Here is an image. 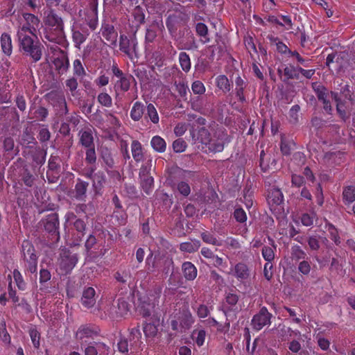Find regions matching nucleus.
I'll return each mask as SVG.
<instances>
[{
  "label": "nucleus",
  "instance_id": "64",
  "mask_svg": "<svg viewBox=\"0 0 355 355\" xmlns=\"http://www.w3.org/2000/svg\"><path fill=\"white\" fill-rule=\"evenodd\" d=\"M114 277L116 281L121 284H126L130 277L129 273L126 271H118L114 273Z\"/></svg>",
  "mask_w": 355,
  "mask_h": 355
},
{
  "label": "nucleus",
  "instance_id": "15",
  "mask_svg": "<svg viewBox=\"0 0 355 355\" xmlns=\"http://www.w3.org/2000/svg\"><path fill=\"white\" fill-rule=\"evenodd\" d=\"M344 154L340 151L327 152L322 158L324 164L329 166L340 164L343 162Z\"/></svg>",
  "mask_w": 355,
  "mask_h": 355
},
{
  "label": "nucleus",
  "instance_id": "23",
  "mask_svg": "<svg viewBox=\"0 0 355 355\" xmlns=\"http://www.w3.org/2000/svg\"><path fill=\"white\" fill-rule=\"evenodd\" d=\"M97 0H92L89 14L87 17H85V21L87 22V24L93 30L95 29L97 26Z\"/></svg>",
  "mask_w": 355,
  "mask_h": 355
},
{
  "label": "nucleus",
  "instance_id": "4",
  "mask_svg": "<svg viewBox=\"0 0 355 355\" xmlns=\"http://www.w3.org/2000/svg\"><path fill=\"white\" fill-rule=\"evenodd\" d=\"M331 97L336 103L337 111H343V109H348L354 104L350 86L347 84L341 87L340 94L331 92Z\"/></svg>",
  "mask_w": 355,
  "mask_h": 355
},
{
  "label": "nucleus",
  "instance_id": "56",
  "mask_svg": "<svg viewBox=\"0 0 355 355\" xmlns=\"http://www.w3.org/2000/svg\"><path fill=\"white\" fill-rule=\"evenodd\" d=\"M187 121L191 123L192 128L197 124H205L206 119L202 116H198L193 113H189L187 115Z\"/></svg>",
  "mask_w": 355,
  "mask_h": 355
},
{
  "label": "nucleus",
  "instance_id": "28",
  "mask_svg": "<svg viewBox=\"0 0 355 355\" xmlns=\"http://www.w3.org/2000/svg\"><path fill=\"white\" fill-rule=\"evenodd\" d=\"M133 80L132 76H125L119 78L114 84V89L116 93L119 92H125L128 91L130 87V82Z\"/></svg>",
  "mask_w": 355,
  "mask_h": 355
},
{
  "label": "nucleus",
  "instance_id": "6",
  "mask_svg": "<svg viewBox=\"0 0 355 355\" xmlns=\"http://www.w3.org/2000/svg\"><path fill=\"white\" fill-rule=\"evenodd\" d=\"M227 142V134L222 128L216 130L213 135L210 138V142L207 143V145L202 146L204 149L207 148L209 152L211 153H220L224 149L225 144Z\"/></svg>",
  "mask_w": 355,
  "mask_h": 355
},
{
  "label": "nucleus",
  "instance_id": "43",
  "mask_svg": "<svg viewBox=\"0 0 355 355\" xmlns=\"http://www.w3.org/2000/svg\"><path fill=\"white\" fill-rule=\"evenodd\" d=\"M46 22L51 26H55L56 29L62 31L63 23L61 18L58 17L54 13L50 12L46 17Z\"/></svg>",
  "mask_w": 355,
  "mask_h": 355
},
{
  "label": "nucleus",
  "instance_id": "37",
  "mask_svg": "<svg viewBox=\"0 0 355 355\" xmlns=\"http://www.w3.org/2000/svg\"><path fill=\"white\" fill-rule=\"evenodd\" d=\"M343 199L345 205L350 204L355 200V187L347 186L343 191Z\"/></svg>",
  "mask_w": 355,
  "mask_h": 355
},
{
  "label": "nucleus",
  "instance_id": "39",
  "mask_svg": "<svg viewBox=\"0 0 355 355\" xmlns=\"http://www.w3.org/2000/svg\"><path fill=\"white\" fill-rule=\"evenodd\" d=\"M80 142L85 148L94 146V139L91 132L88 130L81 132Z\"/></svg>",
  "mask_w": 355,
  "mask_h": 355
},
{
  "label": "nucleus",
  "instance_id": "17",
  "mask_svg": "<svg viewBox=\"0 0 355 355\" xmlns=\"http://www.w3.org/2000/svg\"><path fill=\"white\" fill-rule=\"evenodd\" d=\"M100 157L103 162V166L107 171L114 168L115 162L110 148L105 146L102 147L100 150Z\"/></svg>",
  "mask_w": 355,
  "mask_h": 355
},
{
  "label": "nucleus",
  "instance_id": "21",
  "mask_svg": "<svg viewBox=\"0 0 355 355\" xmlns=\"http://www.w3.org/2000/svg\"><path fill=\"white\" fill-rule=\"evenodd\" d=\"M182 270L185 279L188 281H192L198 275V269L196 266L191 261H184L182 265Z\"/></svg>",
  "mask_w": 355,
  "mask_h": 355
},
{
  "label": "nucleus",
  "instance_id": "57",
  "mask_svg": "<svg viewBox=\"0 0 355 355\" xmlns=\"http://www.w3.org/2000/svg\"><path fill=\"white\" fill-rule=\"evenodd\" d=\"M51 137L50 132L46 125H42L39 132L38 139L42 142H46Z\"/></svg>",
  "mask_w": 355,
  "mask_h": 355
},
{
  "label": "nucleus",
  "instance_id": "3",
  "mask_svg": "<svg viewBox=\"0 0 355 355\" xmlns=\"http://www.w3.org/2000/svg\"><path fill=\"white\" fill-rule=\"evenodd\" d=\"M59 269L62 275H69L78 262V255L67 249L62 250L59 257Z\"/></svg>",
  "mask_w": 355,
  "mask_h": 355
},
{
  "label": "nucleus",
  "instance_id": "32",
  "mask_svg": "<svg viewBox=\"0 0 355 355\" xmlns=\"http://www.w3.org/2000/svg\"><path fill=\"white\" fill-rule=\"evenodd\" d=\"M216 85L223 93L230 92L232 88V85L225 75H220L216 78Z\"/></svg>",
  "mask_w": 355,
  "mask_h": 355
},
{
  "label": "nucleus",
  "instance_id": "59",
  "mask_svg": "<svg viewBox=\"0 0 355 355\" xmlns=\"http://www.w3.org/2000/svg\"><path fill=\"white\" fill-rule=\"evenodd\" d=\"M118 313L121 315H125L129 312V304L123 299L118 300Z\"/></svg>",
  "mask_w": 355,
  "mask_h": 355
},
{
  "label": "nucleus",
  "instance_id": "42",
  "mask_svg": "<svg viewBox=\"0 0 355 355\" xmlns=\"http://www.w3.org/2000/svg\"><path fill=\"white\" fill-rule=\"evenodd\" d=\"M54 65L59 73H63L67 71L69 65L68 58L65 56L58 58L54 60Z\"/></svg>",
  "mask_w": 355,
  "mask_h": 355
},
{
  "label": "nucleus",
  "instance_id": "30",
  "mask_svg": "<svg viewBox=\"0 0 355 355\" xmlns=\"http://www.w3.org/2000/svg\"><path fill=\"white\" fill-rule=\"evenodd\" d=\"M291 258L295 262H300L302 260L309 259L305 251L298 245H294L291 248Z\"/></svg>",
  "mask_w": 355,
  "mask_h": 355
},
{
  "label": "nucleus",
  "instance_id": "46",
  "mask_svg": "<svg viewBox=\"0 0 355 355\" xmlns=\"http://www.w3.org/2000/svg\"><path fill=\"white\" fill-rule=\"evenodd\" d=\"M277 249V246L272 245V246L264 245L262 248L261 254L262 257L268 262H271L275 257V250Z\"/></svg>",
  "mask_w": 355,
  "mask_h": 355
},
{
  "label": "nucleus",
  "instance_id": "2",
  "mask_svg": "<svg viewBox=\"0 0 355 355\" xmlns=\"http://www.w3.org/2000/svg\"><path fill=\"white\" fill-rule=\"evenodd\" d=\"M174 270V263L171 257L168 255H160L154 258L152 266L148 268L150 273L159 275L162 278H166L172 275Z\"/></svg>",
  "mask_w": 355,
  "mask_h": 355
},
{
  "label": "nucleus",
  "instance_id": "41",
  "mask_svg": "<svg viewBox=\"0 0 355 355\" xmlns=\"http://www.w3.org/2000/svg\"><path fill=\"white\" fill-rule=\"evenodd\" d=\"M326 229L329 233V238L334 241L335 244L338 245L340 243V237L339 236L338 229L330 223L326 224Z\"/></svg>",
  "mask_w": 355,
  "mask_h": 355
},
{
  "label": "nucleus",
  "instance_id": "51",
  "mask_svg": "<svg viewBox=\"0 0 355 355\" xmlns=\"http://www.w3.org/2000/svg\"><path fill=\"white\" fill-rule=\"evenodd\" d=\"M12 276L15 284H17V287H18L21 291H24L26 289V284L21 272L17 269H15L12 272Z\"/></svg>",
  "mask_w": 355,
  "mask_h": 355
},
{
  "label": "nucleus",
  "instance_id": "45",
  "mask_svg": "<svg viewBox=\"0 0 355 355\" xmlns=\"http://www.w3.org/2000/svg\"><path fill=\"white\" fill-rule=\"evenodd\" d=\"M141 179V186L146 195H149L154 187V180L153 177H146Z\"/></svg>",
  "mask_w": 355,
  "mask_h": 355
},
{
  "label": "nucleus",
  "instance_id": "49",
  "mask_svg": "<svg viewBox=\"0 0 355 355\" xmlns=\"http://www.w3.org/2000/svg\"><path fill=\"white\" fill-rule=\"evenodd\" d=\"M51 277V272L44 268H42L40 272V283L41 284V289L44 288H47L49 286L47 283L50 281Z\"/></svg>",
  "mask_w": 355,
  "mask_h": 355
},
{
  "label": "nucleus",
  "instance_id": "14",
  "mask_svg": "<svg viewBox=\"0 0 355 355\" xmlns=\"http://www.w3.org/2000/svg\"><path fill=\"white\" fill-rule=\"evenodd\" d=\"M190 132L192 139L196 142L200 143L202 146L207 145V143L210 142V134L205 127L200 128L198 132L193 128Z\"/></svg>",
  "mask_w": 355,
  "mask_h": 355
},
{
  "label": "nucleus",
  "instance_id": "35",
  "mask_svg": "<svg viewBox=\"0 0 355 355\" xmlns=\"http://www.w3.org/2000/svg\"><path fill=\"white\" fill-rule=\"evenodd\" d=\"M311 261L309 259L302 260L298 262L297 270L302 277H308L310 275L311 271Z\"/></svg>",
  "mask_w": 355,
  "mask_h": 355
},
{
  "label": "nucleus",
  "instance_id": "33",
  "mask_svg": "<svg viewBox=\"0 0 355 355\" xmlns=\"http://www.w3.org/2000/svg\"><path fill=\"white\" fill-rule=\"evenodd\" d=\"M150 145L154 150L158 153H164L166 150V143L164 139L159 136H155L150 140Z\"/></svg>",
  "mask_w": 355,
  "mask_h": 355
},
{
  "label": "nucleus",
  "instance_id": "29",
  "mask_svg": "<svg viewBox=\"0 0 355 355\" xmlns=\"http://www.w3.org/2000/svg\"><path fill=\"white\" fill-rule=\"evenodd\" d=\"M20 177L21 181L27 187H32L34 185L35 178L26 166H24Z\"/></svg>",
  "mask_w": 355,
  "mask_h": 355
},
{
  "label": "nucleus",
  "instance_id": "55",
  "mask_svg": "<svg viewBox=\"0 0 355 355\" xmlns=\"http://www.w3.org/2000/svg\"><path fill=\"white\" fill-rule=\"evenodd\" d=\"M187 143L182 139L175 140L172 144L173 150L175 153H182L186 150Z\"/></svg>",
  "mask_w": 355,
  "mask_h": 355
},
{
  "label": "nucleus",
  "instance_id": "62",
  "mask_svg": "<svg viewBox=\"0 0 355 355\" xmlns=\"http://www.w3.org/2000/svg\"><path fill=\"white\" fill-rule=\"evenodd\" d=\"M284 75L286 76L287 79L297 78L298 74L297 73V68L292 65L286 67L284 69Z\"/></svg>",
  "mask_w": 355,
  "mask_h": 355
},
{
  "label": "nucleus",
  "instance_id": "11",
  "mask_svg": "<svg viewBox=\"0 0 355 355\" xmlns=\"http://www.w3.org/2000/svg\"><path fill=\"white\" fill-rule=\"evenodd\" d=\"M110 347L103 342H90L85 349V355H106Z\"/></svg>",
  "mask_w": 355,
  "mask_h": 355
},
{
  "label": "nucleus",
  "instance_id": "27",
  "mask_svg": "<svg viewBox=\"0 0 355 355\" xmlns=\"http://www.w3.org/2000/svg\"><path fill=\"white\" fill-rule=\"evenodd\" d=\"M268 199L269 203L272 202L273 205H279L284 202V195L280 189L272 187L268 191Z\"/></svg>",
  "mask_w": 355,
  "mask_h": 355
},
{
  "label": "nucleus",
  "instance_id": "38",
  "mask_svg": "<svg viewBox=\"0 0 355 355\" xmlns=\"http://www.w3.org/2000/svg\"><path fill=\"white\" fill-rule=\"evenodd\" d=\"M28 334L30 336L31 343L35 349H39L40 347L41 334L40 331L35 327H31L28 329Z\"/></svg>",
  "mask_w": 355,
  "mask_h": 355
},
{
  "label": "nucleus",
  "instance_id": "12",
  "mask_svg": "<svg viewBox=\"0 0 355 355\" xmlns=\"http://www.w3.org/2000/svg\"><path fill=\"white\" fill-rule=\"evenodd\" d=\"M164 31V26L162 20H155L147 28L146 33V41L153 42L157 36V33H162Z\"/></svg>",
  "mask_w": 355,
  "mask_h": 355
},
{
  "label": "nucleus",
  "instance_id": "31",
  "mask_svg": "<svg viewBox=\"0 0 355 355\" xmlns=\"http://www.w3.org/2000/svg\"><path fill=\"white\" fill-rule=\"evenodd\" d=\"M200 247V241L199 240H193L191 242H183L180 245V250L182 252L187 253H193L198 250Z\"/></svg>",
  "mask_w": 355,
  "mask_h": 355
},
{
  "label": "nucleus",
  "instance_id": "47",
  "mask_svg": "<svg viewBox=\"0 0 355 355\" xmlns=\"http://www.w3.org/2000/svg\"><path fill=\"white\" fill-rule=\"evenodd\" d=\"M112 217L120 225H125L128 218L127 214L123 209H114Z\"/></svg>",
  "mask_w": 355,
  "mask_h": 355
},
{
  "label": "nucleus",
  "instance_id": "16",
  "mask_svg": "<svg viewBox=\"0 0 355 355\" xmlns=\"http://www.w3.org/2000/svg\"><path fill=\"white\" fill-rule=\"evenodd\" d=\"M250 269L243 262L236 263L234 267L233 275L241 282H245L250 277Z\"/></svg>",
  "mask_w": 355,
  "mask_h": 355
},
{
  "label": "nucleus",
  "instance_id": "44",
  "mask_svg": "<svg viewBox=\"0 0 355 355\" xmlns=\"http://www.w3.org/2000/svg\"><path fill=\"white\" fill-rule=\"evenodd\" d=\"M196 31L197 34L202 37L201 41L204 44L209 42V38L207 37L208 29L205 24L198 23L196 26Z\"/></svg>",
  "mask_w": 355,
  "mask_h": 355
},
{
  "label": "nucleus",
  "instance_id": "61",
  "mask_svg": "<svg viewBox=\"0 0 355 355\" xmlns=\"http://www.w3.org/2000/svg\"><path fill=\"white\" fill-rule=\"evenodd\" d=\"M178 191L184 197H187L191 192L189 184L185 181H181L178 184Z\"/></svg>",
  "mask_w": 355,
  "mask_h": 355
},
{
  "label": "nucleus",
  "instance_id": "53",
  "mask_svg": "<svg viewBox=\"0 0 355 355\" xmlns=\"http://www.w3.org/2000/svg\"><path fill=\"white\" fill-rule=\"evenodd\" d=\"M307 243L311 251H318L320 248V239L317 236H309L307 239Z\"/></svg>",
  "mask_w": 355,
  "mask_h": 355
},
{
  "label": "nucleus",
  "instance_id": "20",
  "mask_svg": "<svg viewBox=\"0 0 355 355\" xmlns=\"http://www.w3.org/2000/svg\"><path fill=\"white\" fill-rule=\"evenodd\" d=\"M89 182L81 179L76 180L74 186V198L76 200L85 201L87 198V191Z\"/></svg>",
  "mask_w": 355,
  "mask_h": 355
},
{
  "label": "nucleus",
  "instance_id": "26",
  "mask_svg": "<svg viewBox=\"0 0 355 355\" xmlns=\"http://www.w3.org/2000/svg\"><path fill=\"white\" fill-rule=\"evenodd\" d=\"M150 319H152L151 321L150 320L149 322H146V323L144 324L143 331L146 336L153 337L158 332L157 327L159 324V319H153L152 318Z\"/></svg>",
  "mask_w": 355,
  "mask_h": 355
},
{
  "label": "nucleus",
  "instance_id": "58",
  "mask_svg": "<svg viewBox=\"0 0 355 355\" xmlns=\"http://www.w3.org/2000/svg\"><path fill=\"white\" fill-rule=\"evenodd\" d=\"M315 218V214L314 213L311 214H304L301 216V221L303 225L309 227L313 225V221Z\"/></svg>",
  "mask_w": 355,
  "mask_h": 355
},
{
  "label": "nucleus",
  "instance_id": "54",
  "mask_svg": "<svg viewBox=\"0 0 355 355\" xmlns=\"http://www.w3.org/2000/svg\"><path fill=\"white\" fill-rule=\"evenodd\" d=\"M233 217L236 221L243 223L247 220V215L245 210L241 207L236 208L233 212Z\"/></svg>",
  "mask_w": 355,
  "mask_h": 355
},
{
  "label": "nucleus",
  "instance_id": "60",
  "mask_svg": "<svg viewBox=\"0 0 355 355\" xmlns=\"http://www.w3.org/2000/svg\"><path fill=\"white\" fill-rule=\"evenodd\" d=\"M73 73L78 76L85 74V71L80 60L76 59L73 63Z\"/></svg>",
  "mask_w": 355,
  "mask_h": 355
},
{
  "label": "nucleus",
  "instance_id": "48",
  "mask_svg": "<svg viewBox=\"0 0 355 355\" xmlns=\"http://www.w3.org/2000/svg\"><path fill=\"white\" fill-rule=\"evenodd\" d=\"M180 64L183 71L187 72L191 69V60L188 54L185 52H182L179 55Z\"/></svg>",
  "mask_w": 355,
  "mask_h": 355
},
{
  "label": "nucleus",
  "instance_id": "50",
  "mask_svg": "<svg viewBox=\"0 0 355 355\" xmlns=\"http://www.w3.org/2000/svg\"><path fill=\"white\" fill-rule=\"evenodd\" d=\"M292 144H293V141L287 140L284 135L282 136L280 148L284 155L288 156L291 155Z\"/></svg>",
  "mask_w": 355,
  "mask_h": 355
},
{
  "label": "nucleus",
  "instance_id": "9",
  "mask_svg": "<svg viewBox=\"0 0 355 355\" xmlns=\"http://www.w3.org/2000/svg\"><path fill=\"white\" fill-rule=\"evenodd\" d=\"M26 22L19 26L18 30H22L24 33L31 34L35 37L36 31L40 26V20L35 15L26 13L24 15Z\"/></svg>",
  "mask_w": 355,
  "mask_h": 355
},
{
  "label": "nucleus",
  "instance_id": "63",
  "mask_svg": "<svg viewBox=\"0 0 355 355\" xmlns=\"http://www.w3.org/2000/svg\"><path fill=\"white\" fill-rule=\"evenodd\" d=\"M191 89L196 94H202L205 92V87L200 80H196L192 83Z\"/></svg>",
  "mask_w": 355,
  "mask_h": 355
},
{
  "label": "nucleus",
  "instance_id": "25",
  "mask_svg": "<svg viewBox=\"0 0 355 355\" xmlns=\"http://www.w3.org/2000/svg\"><path fill=\"white\" fill-rule=\"evenodd\" d=\"M132 159L136 162H140L144 160V155L143 147L139 140H132L130 145Z\"/></svg>",
  "mask_w": 355,
  "mask_h": 355
},
{
  "label": "nucleus",
  "instance_id": "1",
  "mask_svg": "<svg viewBox=\"0 0 355 355\" xmlns=\"http://www.w3.org/2000/svg\"><path fill=\"white\" fill-rule=\"evenodd\" d=\"M23 29L17 31V37L19 47L24 53L30 56L34 62H37L41 59L42 55V46L36 38L31 34L24 33Z\"/></svg>",
  "mask_w": 355,
  "mask_h": 355
},
{
  "label": "nucleus",
  "instance_id": "7",
  "mask_svg": "<svg viewBox=\"0 0 355 355\" xmlns=\"http://www.w3.org/2000/svg\"><path fill=\"white\" fill-rule=\"evenodd\" d=\"M272 316V313L268 312L266 306L261 307L259 311L252 318L251 326L252 329L259 331L264 327L269 326L271 324Z\"/></svg>",
  "mask_w": 355,
  "mask_h": 355
},
{
  "label": "nucleus",
  "instance_id": "40",
  "mask_svg": "<svg viewBox=\"0 0 355 355\" xmlns=\"http://www.w3.org/2000/svg\"><path fill=\"white\" fill-rule=\"evenodd\" d=\"M315 92H316L318 99L324 104V109L326 110H331V107L327 101V89L322 85H318L317 89H315Z\"/></svg>",
  "mask_w": 355,
  "mask_h": 355
},
{
  "label": "nucleus",
  "instance_id": "13",
  "mask_svg": "<svg viewBox=\"0 0 355 355\" xmlns=\"http://www.w3.org/2000/svg\"><path fill=\"white\" fill-rule=\"evenodd\" d=\"M101 35L107 41L108 46H115L116 45L118 35L113 26L110 24L103 25L101 28Z\"/></svg>",
  "mask_w": 355,
  "mask_h": 355
},
{
  "label": "nucleus",
  "instance_id": "10",
  "mask_svg": "<svg viewBox=\"0 0 355 355\" xmlns=\"http://www.w3.org/2000/svg\"><path fill=\"white\" fill-rule=\"evenodd\" d=\"M89 35L86 26L77 23L72 28V37L76 47L80 49V45L85 42Z\"/></svg>",
  "mask_w": 355,
  "mask_h": 355
},
{
  "label": "nucleus",
  "instance_id": "5",
  "mask_svg": "<svg viewBox=\"0 0 355 355\" xmlns=\"http://www.w3.org/2000/svg\"><path fill=\"white\" fill-rule=\"evenodd\" d=\"M45 231L50 235L51 239L55 241L60 240V220L56 213L49 214L40 221Z\"/></svg>",
  "mask_w": 355,
  "mask_h": 355
},
{
  "label": "nucleus",
  "instance_id": "36",
  "mask_svg": "<svg viewBox=\"0 0 355 355\" xmlns=\"http://www.w3.org/2000/svg\"><path fill=\"white\" fill-rule=\"evenodd\" d=\"M1 46L3 53L8 55L12 53V40L10 35L3 33L1 37Z\"/></svg>",
  "mask_w": 355,
  "mask_h": 355
},
{
  "label": "nucleus",
  "instance_id": "8",
  "mask_svg": "<svg viewBox=\"0 0 355 355\" xmlns=\"http://www.w3.org/2000/svg\"><path fill=\"white\" fill-rule=\"evenodd\" d=\"M323 115L320 117H313L311 119L312 126L316 129H321L323 128H329L336 133H338L340 126L338 124H331L330 119L331 118V112H322Z\"/></svg>",
  "mask_w": 355,
  "mask_h": 355
},
{
  "label": "nucleus",
  "instance_id": "18",
  "mask_svg": "<svg viewBox=\"0 0 355 355\" xmlns=\"http://www.w3.org/2000/svg\"><path fill=\"white\" fill-rule=\"evenodd\" d=\"M96 302L94 289L92 287L85 288L81 297L82 305L85 308L89 309L93 307Z\"/></svg>",
  "mask_w": 355,
  "mask_h": 355
},
{
  "label": "nucleus",
  "instance_id": "19",
  "mask_svg": "<svg viewBox=\"0 0 355 355\" xmlns=\"http://www.w3.org/2000/svg\"><path fill=\"white\" fill-rule=\"evenodd\" d=\"M100 330L98 327L92 325H82L76 331V338L83 340L86 338H92L99 334Z\"/></svg>",
  "mask_w": 355,
  "mask_h": 355
},
{
  "label": "nucleus",
  "instance_id": "24",
  "mask_svg": "<svg viewBox=\"0 0 355 355\" xmlns=\"http://www.w3.org/2000/svg\"><path fill=\"white\" fill-rule=\"evenodd\" d=\"M94 193L99 194L106 181V177L104 172L100 171L94 174V178L91 179Z\"/></svg>",
  "mask_w": 355,
  "mask_h": 355
},
{
  "label": "nucleus",
  "instance_id": "22",
  "mask_svg": "<svg viewBox=\"0 0 355 355\" xmlns=\"http://www.w3.org/2000/svg\"><path fill=\"white\" fill-rule=\"evenodd\" d=\"M21 251L24 261L38 260V257H37V254L35 253L34 246L28 240L23 241Z\"/></svg>",
  "mask_w": 355,
  "mask_h": 355
},
{
  "label": "nucleus",
  "instance_id": "34",
  "mask_svg": "<svg viewBox=\"0 0 355 355\" xmlns=\"http://www.w3.org/2000/svg\"><path fill=\"white\" fill-rule=\"evenodd\" d=\"M201 238L202 241L207 244L215 246H221L223 245L222 240L216 239L212 233L208 231L202 232Z\"/></svg>",
  "mask_w": 355,
  "mask_h": 355
},
{
  "label": "nucleus",
  "instance_id": "52",
  "mask_svg": "<svg viewBox=\"0 0 355 355\" xmlns=\"http://www.w3.org/2000/svg\"><path fill=\"white\" fill-rule=\"evenodd\" d=\"M85 162L90 165H94L96 163V152L95 151L94 146L86 148Z\"/></svg>",
  "mask_w": 355,
  "mask_h": 355
}]
</instances>
